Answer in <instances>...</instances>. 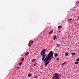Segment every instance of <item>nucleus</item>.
Listing matches in <instances>:
<instances>
[{
	"mask_svg": "<svg viewBox=\"0 0 79 79\" xmlns=\"http://www.w3.org/2000/svg\"><path fill=\"white\" fill-rule=\"evenodd\" d=\"M58 73L55 74V76L54 77H53L52 78H55V77H56V76H57L56 75H58Z\"/></svg>",
	"mask_w": 79,
	"mask_h": 79,
	"instance_id": "nucleus-5",
	"label": "nucleus"
},
{
	"mask_svg": "<svg viewBox=\"0 0 79 79\" xmlns=\"http://www.w3.org/2000/svg\"><path fill=\"white\" fill-rule=\"evenodd\" d=\"M36 77H37V76H36V77L34 78L35 79Z\"/></svg>",
	"mask_w": 79,
	"mask_h": 79,
	"instance_id": "nucleus-30",
	"label": "nucleus"
},
{
	"mask_svg": "<svg viewBox=\"0 0 79 79\" xmlns=\"http://www.w3.org/2000/svg\"><path fill=\"white\" fill-rule=\"evenodd\" d=\"M28 77H30L31 76V73H29V74H28Z\"/></svg>",
	"mask_w": 79,
	"mask_h": 79,
	"instance_id": "nucleus-20",
	"label": "nucleus"
},
{
	"mask_svg": "<svg viewBox=\"0 0 79 79\" xmlns=\"http://www.w3.org/2000/svg\"><path fill=\"white\" fill-rule=\"evenodd\" d=\"M50 60H49V61H48V62L46 63L45 64V66H47L48 64L49 63V62H50Z\"/></svg>",
	"mask_w": 79,
	"mask_h": 79,
	"instance_id": "nucleus-4",
	"label": "nucleus"
},
{
	"mask_svg": "<svg viewBox=\"0 0 79 79\" xmlns=\"http://www.w3.org/2000/svg\"><path fill=\"white\" fill-rule=\"evenodd\" d=\"M53 53H54L52 51L50 52L48 54L47 60L48 61V60H52V57H53Z\"/></svg>",
	"mask_w": 79,
	"mask_h": 79,
	"instance_id": "nucleus-1",
	"label": "nucleus"
},
{
	"mask_svg": "<svg viewBox=\"0 0 79 79\" xmlns=\"http://www.w3.org/2000/svg\"><path fill=\"white\" fill-rule=\"evenodd\" d=\"M31 45H32V44H31L30 43H29L28 44V47H31Z\"/></svg>",
	"mask_w": 79,
	"mask_h": 79,
	"instance_id": "nucleus-7",
	"label": "nucleus"
},
{
	"mask_svg": "<svg viewBox=\"0 0 79 79\" xmlns=\"http://www.w3.org/2000/svg\"><path fill=\"white\" fill-rule=\"evenodd\" d=\"M29 42L30 43H31V44H33L34 43L33 41H32L31 40H30Z\"/></svg>",
	"mask_w": 79,
	"mask_h": 79,
	"instance_id": "nucleus-9",
	"label": "nucleus"
},
{
	"mask_svg": "<svg viewBox=\"0 0 79 79\" xmlns=\"http://www.w3.org/2000/svg\"><path fill=\"white\" fill-rule=\"evenodd\" d=\"M35 59H33V60H32V62H34V61H35Z\"/></svg>",
	"mask_w": 79,
	"mask_h": 79,
	"instance_id": "nucleus-24",
	"label": "nucleus"
},
{
	"mask_svg": "<svg viewBox=\"0 0 79 79\" xmlns=\"http://www.w3.org/2000/svg\"><path fill=\"white\" fill-rule=\"evenodd\" d=\"M65 63H64L62 64V65H63V66H64V64H65Z\"/></svg>",
	"mask_w": 79,
	"mask_h": 79,
	"instance_id": "nucleus-26",
	"label": "nucleus"
},
{
	"mask_svg": "<svg viewBox=\"0 0 79 79\" xmlns=\"http://www.w3.org/2000/svg\"><path fill=\"white\" fill-rule=\"evenodd\" d=\"M44 61H45V62H47V61H48V60H47V59H46L45 60V59L44 60Z\"/></svg>",
	"mask_w": 79,
	"mask_h": 79,
	"instance_id": "nucleus-16",
	"label": "nucleus"
},
{
	"mask_svg": "<svg viewBox=\"0 0 79 79\" xmlns=\"http://www.w3.org/2000/svg\"><path fill=\"white\" fill-rule=\"evenodd\" d=\"M75 54H76V53L74 52H73L71 53V55H72V56H74V55H75Z\"/></svg>",
	"mask_w": 79,
	"mask_h": 79,
	"instance_id": "nucleus-11",
	"label": "nucleus"
},
{
	"mask_svg": "<svg viewBox=\"0 0 79 79\" xmlns=\"http://www.w3.org/2000/svg\"><path fill=\"white\" fill-rule=\"evenodd\" d=\"M79 3V1L77 3Z\"/></svg>",
	"mask_w": 79,
	"mask_h": 79,
	"instance_id": "nucleus-32",
	"label": "nucleus"
},
{
	"mask_svg": "<svg viewBox=\"0 0 79 79\" xmlns=\"http://www.w3.org/2000/svg\"><path fill=\"white\" fill-rule=\"evenodd\" d=\"M78 63H79V62L78 61L75 62V64H78Z\"/></svg>",
	"mask_w": 79,
	"mask_h": 79,
	"instance_id": "nucleus-15",
	"label": "nucleus"
},
{
	"mask_svg": "<svg viewBox=\"0 0 79 79\" xmlns=\"http://www.w3.org/2000/svg\"><path fill=\"white\" fill-rule=\"evenodd\" d=\"M54 56L55 57H56V56H58V53H55V54L54 55Z\"/></svg>",
	"mask_w": 79,
	"mask_h": 79,
	"instance_id": "nucleus-14",
	"label": "nucleus"
},
{
	"mask_svg": "<svg viewBox=\"0 0 79 79\" xmlns=\"http://www.w3.org/2000/svg\"><path fill=\"white\" fill-rule=\"evenodd\" d=\"M56 35L54 37V40H55L56 39Z\"/></svg>",
	"mask_w": 79,
	"mask_h": 79,
	"instance_id": "nucleus-23",
	"label": "nucleus"
},
{
	"mask_svg": "<svg viewBox=\"0 0 79 79\" xmlns=\"http://www.w3.org/2000/svg\"><path fill=\"white\" fill-rule=\"evenodd\" d=\"M76 61H79V58H78L76 60Z\"/></svg>",
	"mask_w": 79,
	"mask_h": 79,
	"instance_id": "nucleus-19",
	"label": "nucleus"
},
{
	"mask_svg": "<svg viewBox=\"0 0 79 79\" xmlns=\"http://www.w3.org/2000/svg\"><path fill=\"white\" fill-rule=\"evenodd\" d=\"M58 28L59 29H62V26H58Z\"/></svg>",
	"mask_w": 79,
	"mask_h": 79,
	"instance_id": "nucleus-6",
	"label": "nucleus"
},
{
	"mask_svg": "<svg viewBox=\"0 0 79 79\" xmlns=\"http://www.w3.org/2000/svg\"><path fill=\"white\" fill-rule=\"evenodd\" d=\"M60 44H57L56 45V47H59L60 46Z\"/></svg>",
	"mask_w": 79,
	"mask_h": 79,
	"instance_id": "nucleus-17",
	"label": "nucleus"
},
{
	"mask_svg": "<svg viewBox=\"0 0 79 79\" xmlns=\"http://www.w3.org/2000/svg\"><path fill=\"white\" fill-rule=\"evenodd\" d=\"M36 64H37V63L36 64H34V66H36Z\"/></svg>",
	"mask_w": 79,
	"mask_h": 79,
	"instance_id": "nucleus-29",
	"label": "nucleus"
},
{
	"mask_svg": "<svg viewBox=\"0 0 79 79\" xmlns=\"http://www.w3.org/2000/svg\"><path fill=\"white\" fill-rule=\"evenodd\" d=\"M68 55H69V53L68 52H66L65 54V56H68Z\"/></svg>",
	"mask_w": 79,
	"mask_h": 79,
	"instance_id": "nucleus-10",
	"label": "nucleus"
},
{
	"mask_svg": "<svg viewBox=\"0 0 79 79\" xmlns=\"http://www.w3.org/2000/svg\"><path fill=\"white\" fill-rule=\"evenodd\" d=\"M53 30H52L49 33V34H52L53 33Z\"/></svg>",
	"mask_w": 79,
	"mask_h": 79,
	"instance_id": "nucleus-13",
	"label": "nucleus"
},
{
	"mask_svg": "<svg viewBox=\"0 0 79 79\" xmlns=\"http://www.w3.org/2000/svg\"><path fill=\"white\" fill-rule=\"evenodd\" d=\"M46 59H47V56H46V57L45 58V59H44V60H46Z\"/></svg>",
	"mask_w": 79,
	"mask_h": 79,
	"instance_id": "nucleus-28",
	"label": "nucleus"
},
{
	"mask_svg": "<svg viewBox=\"0 0 79 79\" xmlns=\"http://www.w3.org/2000/svg\"><path fill=\"white\" fill-rule=\"evenodd\" d=\"M46 50H43L42 52H41V53H45V51Z\"/></svg>",
	"mask_w": 79,
	"mask_h": 79,
	"instance_id": "nucleus-8",
	"label": "nucleus"
},
{
	"mask_svg": "<svg viewBox=\"0 0 79 79\" xmlns=\"http://www.w3.org/2000/svg\"><path fill=\"white\" fill-rule=\"evenodd\" d=\"M24 60V58H23L22 59H21V60H22V63L23 62V61Z\"/></svg>",
	"mask_w": 79,
	"mask_h": 79,
	"instance_id": "nucleus-18",
	"label": "nucleus"
},
{
	"mask_svg": "<svg viewBox=\"0 0 79 79\" xmlns=\"http://www.w3.org/2000/svg\"><path fill=\"white\" fill-rule=\"evenodd\" d=\"M56 77L55 79H60V77H61V75L60 74H57L56 75Z\"/></svg>",
	"mask_w": 79,
	"mask_h": 79,
	"instance_id": "nucleus-2",
	"label": "nucleus"
},
{
	"mask_svg": "<svg viewBox=\"0 0 79 79\" xmlns=\"http://www.w3.org/2000/svg\"><path fill=\"white\" fill-rule=\"evenodd\" d=\"M21 64H22V62H21V63H19V65L20 66H21Z\"/></svg>",
	"mask_w": 79,
	"mask_h": 79,
	"instance_id": "nucleus-27",
	"label": "nucleus"
},
{
	"mask_svg": "<svg viewBox=\"0 0 79 79\" xmlns=\"http://www.w3.org/2000/svg\"><path fill=\"white\" fill-rule=\"evenodd\" d=\"M71 20H72V19H68L67 20V21H71Z\"/></svg>",
	"mask_w": 79,
	"mask_h": 79,
	"instance_id": "nucleus-22",
	"label": "nucleus"
},
{
	"mask_svg": "<svg viewBox=\"0 0 79 79\" xmlns=\"http://www.w3.org/2000/svg\"><path fill=\"white\" fill-rule=\"evenodd\" d=\"M59 59H60V58H57V59H56L57 61H58V60H59Z\"/></svg>",
	"mask_w": 79,
	"mask_h": 79,
	"instance_id": "nucleus-25",
	"label": "nucleus"
},
{
	"mask_svg": "<svg viewBox=\"0 0 79 79\" xmlns=\"http://www.w3.org/2000/svg\"><path fill=\"white\" fill-rule=\"evenodd\" d=\"M59 32H60V31H59Z\"/></svg>",
	"mask_w": 79,
	"mask_h": 79,
	"instance_id": "nucleus-35",
	"label": "nucleus"
},
{
	"mask_svg": "<svg viewBox=\"0 0 79 79\" xmlns=\"http://www.w3.org/2000/svg\"><path fill=\"white\" fill-rule=\"evenodd\" d=\"M17 68H18V69H19V67H17Z\"/></svg>",
	"mask_w": 79,
	"mask_h": 79,
	"instance_id": "nucleus-31",
	"label": "nucleus"
},
{
	"mask_svg": "<svg viewBox=\"0 0 79 79\" xmlns=\"http://www.w3.org/2000/svg\"><path fill=\"white\" fill-rule=\"evenodd\" d=\"M42 61H44V59H45V57L46 56V54H45V55H42Z\"/></svg>",
	"mask_w": 79,
	"mask_h": 79,
	"instance_id": "nucleus-3",
	"label": "nucleus"
},
{
	"mask_svg": "<svg viewBox=\"0 0 79 79\" xmlns=\"http://www.w3.org/2000/svg\"><path fill=\"white\" fill-rule=\"evenodd\" d=\"M29 52H27L26 54L25 55H26V56H27V55H28V54H29Z\"/></svg>",
	"mask_w": 79,
	"mask_h": 79,
	"instance_id": "nucleus-21",
	"label": "nucleus"
},
{
	"mask_svg": "<svg viewBox=\"0 0 79 79\" xmlns=\"http://www.w3.org/2000/svg\"><path fill=\"white\" fill-rule=\"evenodd\" d=\"M41 55H45V52H41Z\"/></svg>",
	"mask_w": 79,
	"mask_h": 79,
	"instance_id": "nucleus-12",
	"label": "nucleus"
},
{
	"mask_svg": "<svg viewBox=\"0 0 79 79\" xmlns=\"http://www.w3.org/2000/svg\"><path fill=\"white\" fill-rule=\"evenodd\" d=\"M44 50H46V49H44Z\"/></svg>",
	"mask_w": 79,
	"mask_h": 79,
	"instance_id": "nucleus-34",
	"label": "nucleus"
},
{
	"mask_svg": "<svg viewBox=\"0 0 79 79\" xmlns=\"http://www.w3.org/2000/svg\"><path fill=\"white\" fill-rule=\"evenodd\" d=\"M58 36H56V37H58Z\"/></svg>",
	"mask_w": 79,
	"mask_h": 79,
	"instance_id": "nucleus-33",
	"label": "nucleus"
}]
</instances>
